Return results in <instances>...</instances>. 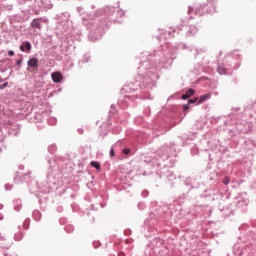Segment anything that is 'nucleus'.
I'll return each mask as SVG.
<instances>
[{"label":"nucleus","instance_id":"f8f14e48","mask_svg":"<svg viewBox=\"0 0 256 256\" xmlns=\"http://www.w3.org/2000/svg\"><path fill=\"white\" fill-rule=\"evenodd\" d=\"M223 183H224V185H229V183H230L229 178H225V179L223 180Z\"/></svg>","mask_w":256,"mask_h":256},{"label":"nucleus","instance_id":"6e6552de","mask_svg":"<svg viewBox=\"0 0 256 256\" xmlns=\"http://www.w3.org/2000/svg\"><path fill=\"white\" fill-rule=\"evenodd\" d=\"M217 71L220 75H225V73H227V70H225V68L222 66H219Z\"/></svg>","mask_w":256,"mask_h":256},{"label":"nucleus","instance_id":"423d86ee","mask_svg":"<svg viewBox=\"0 0 256 256\" xmlns=\"http://www.w3.org/2000/svg\"><path fill=\"white\" fill-rule=\"evenodd\" d=\"M195 94V90L189 89L184 95H182V99H189L191 95Z\"/></svg>","mask_w":256,"mask_h":256},{"label":"nucleus","instance_id":"39448f33","mask_svg":"<svg viewBox=\"0 0 256 256\" xmlns=\"http://www.w3.org/2000/svg\"><path fill=\"white\" fill-rule=\"evenodd\" d=\"M207 99H211V94H206V95L200 96L197 105H201V103H204V101H207Z\"/></svg>","mask_w":256,"mask_h":256},{"label":"nucleus","instance_id":"7ed1b4c3","mask_svg":"<svg viewBox=\"0 0 256 256\" xmlns=\"http://www.w3.org/2000/svg\"><path fill=\"white\" fill-rule=\"evenodd\" d=\"M25 49L26 51H31V43L25 42L20 46V51L25 52Z\"/></svg>","mask_w":256,"mask_h":256},{"label":"nucleus","instance_id":"4468645a","mask_svg":"<svg viewBox=\"0 0 256 256\" xmlns=\"http://www.w3.org/2000/svg\"><path fill=\"white\" fill-rule=\"evenodd\" d=\"M8 55H9L10 57H13V55H15V52H13V50H10V51L8 52Z\"/></svg>","mask_w":256,"mask_h":256},{"label":"nucleus","instance_id":"20e7f679","mask_svg":"<svg viewBox=\"0 0 256 256\" xmlns=\"http://www.w3.org/2000/svg\"><path fill=\"white\" fill-rule=\"evenodd\" d=\"M31 27L33 29H41V22H39V19H34L31 23Z\"/></svg>","mask_w":256,"mask_h":256},{"label":"nucleus","instance_id":"0eeeda50","mask_svg":"<svg viewBox=\"0 0 256 256\" xmlns=\"http://www.w3.org/2000/svg\"><path fill=\"white\" fill-rule=\"evenodd\" d=\"M90 165L94 167V169H97V171H101V164H99V162L92 161Z\"/></svg>","mask_w":256,"mask_h":256},{"label":"nucleus","instance_id":"f3484780","mask_svg":"<svg viewBox=\"0 0 256 256\" xmlns=\"http://www.w3.org/2000/svg\"><path fill=\"white\" fill-rule=\"evenodd\" d=\"M120 256H123V254H120Z\"/></svg>","mask_w":256,"mask_h":256},{"label":"nucleus","instance_id":"9b49d317","mask_svg":"<svg viewBox=\"0 0 256 256\" xmlns=\"http://www.w3.org/2000/svg\"><path fill=\"white\" fill-rule=\"evenodd\" d=\"M9 85L8 82H5L4 84L0 85V89H5Z\"/></svg>","mask_w":256,"mask_h":256},{"label":"nucleus","instance_id":"f03ea898","mask_svg":"<svg viewBox=\"0 0 256 256\" xmlns=\"http://www.w3.org/2000/svg\"><path fill=\"white\" fill-rule=\"evenodd\" d=\"M51 77L54 83H61L63 81V74L59 71L53 72L51 74Z\"/></svg>","mask_w":256,"mask_h":256},{"label":"nucleus","instance_id":"2eb2a0df","mask_svg":"<svg viewBox=\"0 0 256 256\" xmlns=\"http://www.w3.org/2000/svg\"><path fill=\"white\" fill-rule=\"evenodd\" d=\"M21 63H23V60H22V59L17 60V65H21Z\"/></svg>","mask_w":256,"mask_h":256},{"label":"nucleus","instance_id":"dca6fc26","mask_svg":"<svg viewBox=\"0 0 256 256\" xmlns=\"http://www.w3.org/2000/svg\"><path fill=\"white\" fill-rule=\"evenodd\" d=\"M183 109L184 111H187V109H189V105H184Z\"/></svg>","mask_w":256,"mask_h":256},{"label":"nucleus","instance_id":"ddd939ff","mask_svg":"<svg viewBox=\"0 0 256 256\" xmlns=\"http://www.w3.org/2000/svg\"><path fill=\"white\" fill-rule=\"evenodd\" d=\"M110 156L115 157V150H113V148H111V150H110Z\"/></svg>","mask_w":256,"mask_h":256},{"label":"nucleus","instance_id":"f257e3e1","mask_svg":"<svg viewBox=\"0 0 256 256\" xmlns=\"http://www.w3.org/2000/svg\"><path fill=\"white\" fill-rule=\"evenodd\" d=\"M28 71L30 73H37L39 71V59L38 58H30L27 62Z\"/></svg>","mask_w":256,"mask_h":256},{"label":"nucleus","instance_id":"1a4fd4ad","mask_svg":"<svg viewBox=\"0 0 256 256\" xmlns=\"http://www.w3.org/2000/svg\"><path fill=\"white\" fill-rule=\"evenodd\" d=\"M124 155H129L131 153V150L128 148L123 149Z\"/></svg>","mask_w":256,"mask_h":256},{"label":"nucleus","instance_id":"9d476101","mask_svg":"<svg viewBox=\"0 0 256 256\" xmlns=\"http://www.w3.org/2000/svg\"><path fill=\"white\" fill-rule=\"evenodd\" d=\"M197 101H199V98H195L194 100L193 99H190L188 100V103L191 104V103H197Z\"/></svg>","mask_w":256,"mask_h":256}]
</instances>
